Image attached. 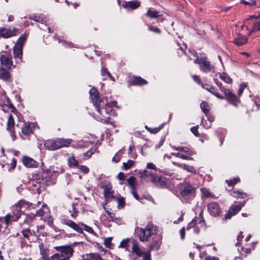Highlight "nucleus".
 Here are the masks:
<instances>
[{
	"label": "nucleus",
	"instance_id": "f257e3e1",
	"mask_svg": "<svg viewBox=\"0 0 260 260\" xmlns=\"http://www.w3.org/2000/svg\"><path fill=\"white\" fill-rule=\"evenodd\" d=\"M72 141L70 139H56L48 140L44 144L45 147L50 150H55L63 147H68Z\"/></svg>",
	"mask_w": 260,
	"mask_h": 260
},
{
	"label": "nucleus",
	"instance_id": "f03ea898",
	"mask_svg": "<svg viewBox=\"0 0 260 260\" xmlns=\"http://www.w3.org/2000/svg\"><path fill=\"white\" fill-rule=\"evenodd\" d=\"M154 226L151 224H148L145 229L137 227L135 228V233L141 242L148 241L149 238L154 234L153 232Z\"/></svg>",
	"mask_w": 260,
	"mask_h": 260
},
{
	"label": "nucleus",
	"instance_id": "7ed1b4c3",
	"mask_svg": "<svg viewBox=\"0 0 260 260\" xmlns=\"http://www.w3.org/2000/svg\"><path fill=\"white\" fill-rule=\"evenodd\" d=\"M89 94L92 103L96 108L97 111L101 114L103 115V106H109V104H105L103 100L100 98L99 92L96 88L92 87L89 91Z\"/></svg>",
	"mask_w": 260,
	"mask_h": 260
},
{
	"label": "nucleus",
	"instance_id": "20e7f679",
	"mask_svg": "<svg viewBox=\"0 0 260 260\" xmlns=\"http://www.w3.org/2000/svg\"><path fill=\"white\" fill-rule=\"evenodd\" d=\"M62 223L63 224H65L70 227L71 228L73 229L74 230H75V231L80 234L83 233L82 230H84L89 233H93V230L91 228L82 223L77 224L73 221L67 219H62Z\"/></svg>",
	"mask_w": 260,
	"mask_h": 260
},
{
	"label": "nucleus",
	"instance_id": "39448f33",
	"mask_svg": "<svg viewBox=\"0 0 260 260\" xmlns=\"http://www.w3.org/2000/svg\"><path fill=\"white\" fill-rule=\"evenodd\" d=\"M54 249L58 252L60 258H67L68 259H70L74 251L70 245L55 246Z\"/></svg>",
	"mask_w": 260,
	"mask_h": 260
},
{
	"label": "nucleus",
	"instance_id": "423d86ee",
	"mask_svg": "<svg viewBox=\"0 0 260 260\" xmlns=\"http://www.w3.org/2000/svg\"><path fill=\"white\" fill-rule=\"evenodd\" d=\"M249 97L251 98V101L247 103V112L250 111H256L258 109V106H260V99L258 96H254L253 94H251V91L249 90Z\"/></svg>",
	"mask_w": 260,
	"mask_h": 260
},
{
	"label": "nucleus",
	"instance_id": "0eeeda50",
	"mask_svg": "<svg viewBox=\"0 0 260 260\" xmlns=\"http://www.w3.org/2000/svg\"><path fill=\"white\" fill-rule=\"evenodd\" d=\"M221 91L223 92L226 100L232 105L237 106L240 103V101L238 97L232 93L229 89H222Z\"/></svg>",
	"mask_w": 260,
	"mask_h": 260
},
{
	"label": "nucleus",
	"instance_id": "6e6552de",
	"mask_svg": "<svg viewBox=\"0 0 260 260\" xmlns=\"http://www.w3.org/2000/svg\"><path fill=\"white\" fill-rule=\"evenodd\" d=\"M18 29L13 28V29L6 28L5 27L0 28V37L4 38H9L16 35V32Z\"/></svg>",
	"mask_w": 260,
	"mask_h": 260
},
{
	"label": "nucleus",
	"instance_id": "1a4fd4ad",
	"mask_svg": "<svg viewBox=\"0 0 260 260\" xmlns=\"http://www.w3.org/2000/svg\"><path fill=\"white\" fill-rule=\"evenodd\" d=\"M1 64L7 69H10L13 66L12 58L10 55L2 54L0 57Z\"/></svg>",
	"mask_w": 260,
	"mask_h": 260
},
{
	"label": "nucleus",
	"instance_id": "9d476101",
	"mask_svg": "<svg viewBox=\"0 0 260 260\" xmlns=\"http://www.w3.org/2000/svg\"><path fill=\"white\" fill-rule=\"evenodd\" d=\"M208 210L210 214L213 216H218L221 212V209L216 202H212L208 205Z\"/></svg>",
	"mask_w": 260,
	"mask_h": 260
},
{
	"label": "nucleus",
	"instance_id": "9b49d317",
	"mask_svg": "<svg viewBox=\"0 0 260 260\" xmlns=\"http://www.w3.org/2000/svg\"><path fill=\"white\" fill-rule=\"evenodd\" d=\"M151 178V181L156 185L164 187L167 186V179L163 177H157L154 174H150Z\"/></svg>",
	"mask_w": 260,
	"mask_h": 260
},
{
	"label": "nucleus",
	"instance_id": "f8f14e48",
	"mask_svg": "<svg viewBox=\"0 0 260 260\" xmlns=\"http://www.w3.org/2000/svg\"><path fill=\"white\" fill-rule=\"evenodd\" d=\"M101 187L104 189L103 193L106 199L114 198V190L111 183H108L102 185Z\"/></svg>",
	"mask_w": 260,
	"mask_h": 260
},
{
	"label": "nucleus",
	"instance_id": "ddd939ff",
	"mask_svg": "<svg viewBox=\"0 0 260 260\" xmlns=\"http://www.w3.org/2000/svg\"><path fill=\"white\" fill-rule=\"evenodd\" d=\"M194 192V188L191 185L188 183H185L182 186L180 193L182 197H186L188 195L193 194Z\"/></svg>",
	"mask_w": 260,
	"mask_h": 260
},
{
	"label": "nucleus",
	"instance_id": "4468645a",
	"mask_svg": "<svg viewBox=\"0 0 260 260\" xmlns=\"http://www.w3.org/2000/svg\"><path fill=\"white\" fill-rule=\"evenodd\" d=\"M242 208V206L239 205H232L228 210V212L225 215L226 219H230L232 216L237 213Z\"/></svg>",
	"mask_w": 260,
	"mask_h": 260
},
{
	"label": "nucleus",
	"instance_id": "2eb2a0df",
	"mask_svg": "<svg viewBox=\"0 0 260 260\" xmlns=\"http://www.w3.org/2000/svg\"><path fill=\"white\" fill-rule=\"evenodd\" d=\"M201 61L200 64V69L204 72H209L211 71L212 66L210 62L207 60L206 57H201Z\"/></svg>",
	"mask_w": 260,
	"mask_h": 260
},
{
	"label": "nucleus",
	"instance_id": "dca6fc26",
	"mask_svg": "<svg viewBox=\"0 0 260 260\" xmlns=\"http://www.w3.org/2000/svg\"><path fill=\"white\" fill-rule=\"evenodd\" d=\"M131 83L134 85L141 86L147 84L148 82L146 80L142 78L140 76H134L132 79Z\"/></svg>",
	"mask_w": 260,
	"mask_h": 260
},
{
	"label": "nucleus",
	"instance_id": "f3484780",
	"mask_svg": "<svg viewBox=\"0 0 260 260\" xmlns=\"http://www.w3.org/2000/svg\"><path fill=\"white\" fill-rule=\"evenodd\" d=\"M132 250L133 252L135 253L139 256H141L144 253L143 251L138 246V243L136 240L132 241Z\"/></svg>",
	"mask_w": 260,
	"mask_h": 260
},
{
	"label": "nucleus",
	"instance_id": "a211bd4d",
	"mask_svg": "<svg viewBox=\"0 0 260 260\" xmlns=\"http://www.w3.org/2000/svg\"><path fill=\"white\" fill-rule=\"evenodd\" d=\"M0 79L4 81H10L11 79V75L6 69L0 68Z\"/></svg>",
	"mask_w": 260,
	"mask_h": 260
},
{
	"label": "nucleus",
	"instance_id": "6ab92c4d",
	"mask_svg": "<svg viewBox=\"0 0 260 260\" xmlns=\"http://www.w3.org/2000/svg\"><path fill=\"white\" fill-rule=\"evenodd\" d=\"M31 123H25L21 128V131L22 134L25 135H29L32 133V129L31 128Z\"/></svg>",
	"mask_w": 260,
	"mask_h": 260
},
{
	"label": "nucleus",
	"instance_id": "aec40b11",
	"mask_svg": "<svg viewBox=\"0 0 260 260\" xmlns=\"http://www.w3.org/2000/svg\"><path fill=\"white\" fill-rule=\"evenodd\" d=\"M22 162L24 165L27 167H32L35 166L36 162L32 158L27 156H24L23 157Z\"/></svg>",
	"mask_w": 260,
	"mask_h": 260
},
{
	"label": "nucleus",
	"instance_id": "412c9836",
	"mask_svg": "<svg viewBox=\"0 0 260 260\" xmlns=\"http://www.w3.org/2000/svg\"><path fill=\"white\" fill-rule=\"evenodd\" d=\"M14 120L13 116L10 114L7 121V129L10 132H13L14 129Z\"/></svg>",
	"mask_w": 260,
	"mask_h": 260
},
{
	"label": "nucleus",
	"instance_id": "4be33fe9",
	"mask_svg": "<svg viewBox=\"0 0 260 260\" xmlns=\"http://www.w3.org/2000/svg\"><path fill=\"white\" fill-rule=\"evenodd\" d=\"M161 244V237L158 236L154 239L152 244L150 245L151 249H158Z\"/></svg>",
	"mask_w": 260,
	"mask_h": 260
},
{
	"label": "nucleus",
	"instance_id": "5701e85b",
	"mask_svg": "<svg viewBox=\"0 0 260 260\" xmlns=\"http://www.w3.org/2000/svg\"><path fill=\"white\" fill-rule=\"evenodd\" d=\"M13 54L15 58H18L21 59L22 57V49L15 46L13 48Z\"/></svg>",
	"mask_w": 260,
	"mask_h": 260
},
{
	"label": "nucleus",
	"instance_id": "b1692460",
	"mask_svg": "<svg viewBox=\"0 0 260 260\" xmlns=\"http://www.w3.org/2000/svg\"><path fill=\"white\" fill-rule=\"evenodd\" d=\"M126 181L133 190H136V186L137 185L136 179L134 176H131Z\"/></svg>",
	"mask_w": 260,
	"mask_h": 260
},
{
	"label": "nucleus",
	"instance_id": "393cba45",
	"mask_svg": "<svg viewBox=\"0 0 260 260\" xmlns=\"http://www.w3.org/2000/svg\"><path fill=\"white\" fill-rule=\"evenodd\" d=\"M68 163L70 167H77L79 166V162L75 159L74 155L68 158Z\"/></svg>",
	"mask_w": 260,
	"mask_h": 260
},
{
	"label": "nucleus",
	"instance_id": "a878e982",
	"mask_svg": "<svg viewBox=\"0 0 260 260\" xmlns=\"http://www.w3.org/2000/svg\"><path fill=\"white\" fill-rule=\"evenodd\" d=\"M172 148L175 150L184 152L187 153L188 155H191L192 154V152L190 149L186 147H176L172 146Z\"/></svg>",
	"mask_w": 260,
	"mask_h": 260
},
{
	"label": "nucleus",
	"instance_id": "bb28decb",
	"mask_svg": "<svg viewBox=\"0 0 260 260\" xmlns=\"http://www.w3.org/2000/svg\"><path fill=\"white\" fill-rule=\"evenodd\" d=\"M26 39V36L25 34L22 35L20 37L19 39L18 40L16 44H15V46L18 47L21 49L23 46L24 43Z\"/></svg>",
	"mask_w": 260,
	"mask_h": 260
},
{
	"label": "nucleus",
	"instance_id": "cd10ccee",
	"mask_svg": "<svg viewBox=\"0 0 260 260\" xmlns=\"http://www.w3.org/2000/svg\"><path fill=\"white\" fill-rule=\"evenodd\" d=\"M126 6L129 7V8L135 9L139 7L140 5V2L138 1H134L132 2H127L126 4Z\"/></svg>",
	"mask_w": 260,
	"mask_h": 260
},
{
	"label": "nucleus",
	"instance_id": "c85d7f7f",
	"mask_svg": "<svg viewBox=\"0 0 260 260\" xmlns=\"http://www.w3.org/2000/svg\"><path fill=\"white\" fill-rule=\"evenodd\" d=\"M158 13L159 12L156 10L152 11L151 9H149L146 13V15L150 18H155L160 16Z\"/></svg>",
	"mask_w": 260,
	"mask_h": 260
},
{
	"label": "nucleus",
	"instance_id": "c756f323",
	"mask_svg": "<svg viewBox=\"0 0 260 260\" xmlns=\"http://www.w3.org/2000/svg\"><path fill=\"white\" fill-rule=\"evenodd\" d=\"M220 78L226 83H231L232 82V79L231 77L225 73L221 74L219 76Z\"/></svg>",
	"mask_w": 260,
	"mask_h": 260
},
{
	"label": "nucleus",
	"instance_id": "7c9ffc66",
	"mask_svg": "<svg viewBox=\"0 0 260 260\" xmlns=\"http://www.w3.org/2000/svg\"><path fill=\"white\" fill-rule=\"evenodd\" d=\"M202 111L207 114L210 111V106L206 102H202L200 105Z\"/></svg>",
	"mask_w": 260,
	"mask_h": 260
},
{
	"label": "nucleus",
	"instance_id": "2f4dec72",
	"mask_svg": "<svg viewBox=\"0 0 260 260\" xmlns=\"http://www.w3.org/2000/svg\"><path fill=\"white\" fill-rule=\"evenodd\" d=\"M207 90L210 92L212 94L216 96L217 98L221 99H224V98L220 95V94L217 91V90L213 87H211L209 88H206Z\"/></svg>",
	"mask_w": 260,
	"mask_h": 260
},
{
	"label": "nucleus",
	"instance_id": "473e14b6",
	"mask_svg": "<svg viewBox=\"0 0 260 260\" xmlns=\"http://www.w3.org/2000/svg\"><path fill=\"white\" fill-rule=\"evenodd\" d=\"M87 257L88 260H101L102 257L97 253H90L87 254Z\"/></svg>",
	"mask_w": 260,
	"mask_h": 260
},
{
	"label": "nucleus",
	"instance_id": "72a5a7b5",
	"mask_svg": "<svg viewBox=\"0 0 260 260\" xmlns=\"http://www.w3.org/2000/svg\"><path fill=\"white\" fill-rule=\"evenodd\" d=\"M48 250L47 249H45L43 248H40V254L42 260H45L48 257Z\"/></svg>",
	"mask_w": 260,
	"mask_h": 260
},
{
	"label": "nucleus",
	"instance_id": "f704fd0d",
	"mask_svg": "<svg viewBox=\"0 0 260 260\" xmlns=\"http://www.w3.org/2000/svg\"><path fill=\"white\" fill-rule=\"evenodd\" d=\"M240 181L238 178H234L230 180H226V182L229 186H233Z\"/></svg>",
	"mask_w": 260,
	"mask_h": 260
},
{
	"label": "nucleus",
	"instance_id": "c9c22d12",
	"mask_svg": "<svg viewBox=\"0 0 260 260\" xmlns=\"http://www.w3.org/2000/svg\"><path fill=\"white\" fill-rule=\"evenodd\" d=\"M134 165V161L132 160H128L126 162L123 163V167L124 169L127 170L131 168Z\"/></svg>",
	"mask_w": 260,
	"mask_h": 260
},
{
	"label": "nucleus",
	"instance_id": "e433bc0d",
	"mask_svg": "<svg viewBox=\"0 0 260 260\" xmlns=\"http://www.w3.org/2000/svg\"><path fill=\"white\" fill-rule=\"evenodd\" d=\"M35 216H36L34 214H28L26 215L25 218V222H26V223L28 224H30L32 222L34 218H35Z\"/></svg>",
	"mask_w": 260,
	"mask_h": 260
},
{
	"label": "nucleus",
	"instance_id": "4c0bfd02",
	"mask_svg": "<svg viewBox=\"0 0 260 260\" xmlns=\"http://www.w3.org/2000/svg\"><path fill=\"white\" fill-rule=\"evenodd\" d=\"M183 168L184 170H186L187 172L193 173L194 174L196 173V171L193 167L189 166L187 165H184L183 166Z\"/></svg>",
	"mask_w": 260,
	"mask_h": 260
},
{
	"label": "nucleus",
	"instance_id": "58836bf2",
	"mask_svg": "<svg viewBox=\"0 0 260 260\" xmlns=\"http://www.w3.org/2000/svg\"><path fill=\"white\" fill-rule=\"evenodd\" d=\"M101 74L104 76L105 75H107L111 79L114 81V78L112 77L111 74L107 71V70L104 68H102L101 70Z\"/></svg>",
	"mask_w": 260,
	"mask_h": 260
},
{
	"label": "nucleus",
	"instance_id": "ea45409f",
	"mask_svg": "<svg viewBox=\"0 0 260 260\" xmlns=\"http://www.w3.org/2000/svg\"><path fill=\"white\" fill-rule=\"evenodd\" d=\"M172 154L174 155V156H176V157L182 158L183 159L188 160V159H192L191 157H190L189 156H187V155H183V154H182L181 153H172Z\"/></svg>",
	"mask_w": 260,
	"mask_h": 260
},
{
	"label": "nucleus",
	"instance_id": "a19ab883",
	"mask_svg": "<svg viewBox=\"0 0 260 260\" xmlns=\"http://www.w3.org/2000/svg\"><path fill=\"white\" fill-rule=\"evenodd\" d=\"M112 238H107L104 240V244L108 248H111L112 244Z\"/></svg>",
	"mask_w": 260,
	"mask_h": 260
},
{
	"label": "nucleus",
	"instance_id": "79ce46f5",
	"mask_svg": "<svg viewBox=\"0 0 260 260\" xmlns=\"http://www.w3.org/2000/svg\"><path fill=\"white\" fill-rule=\"evenodd\" d=\"M5 108L8 110H10L11 112L14 113L16 111V108L14 107L11 103H8L5 105Z\"/></svg>",
	"mask_w": 260,
	"mask_h": 260
},
{
	"label": "nucleus",
	"instance_id": "37998d69",
	"mask_svg": "<svg viewBox=\"0 0 260 260\" xmlns=\"http://www.w3.org/2000/svg\"><path fill=\"white\" fill-rule=\"evenodd\" d=\"M59 253H56L50 257L48 256V257L45 260H59Z\"/></svg>",
	"mask_w": 260,
	"mask_h": 260
},
{
	"label": "nucleus",
	"instance_id": "c03bdc74",
	"mask_svg": "<svg viewBox=\"0 0 260 260\" xmlns=\"http://www.w3.org/2000/svg\"><path fill=\"white\" fill-rule=\"evenodd\" d=\"M146 128L149 132H150L151 133H152V134H156L157 132H158L159 131V130L160 129V127H155L153 128H151L148 127L147 126H146Z\"/></svg>",
	"mask_w": 260,
	"mask_h": 260
},
{
	"label": "nucleus",
	"instance_id": "a18cd8bd",
	"mask_svg": "<svg viewBox=\"0 0 260 260\" xmlns=\"http://www.w3.org/2000/svg\"><path fill=\"white\" fill-rule=\"evenodd\" d=\"M201 191L204 197L208 198L211 196V193L206 188L201 189Z\"/></svg>",
	"mask_w": 260,
	"mask_h": 260
},
{
	"label": "nucleus",
	"instance_id": "49530a36",
	"mask_svg": "<svg viewBox=\"0 0 260 260\" xmlns=\"http://www.w3.org/2000/svg\"><path fill=\"white\" fill-rule=\"evenodd\" d=\"M12 218H14V215H12L10 214H7L5 217V222L7 225H8L9 222H10L11 219Z\"/></svg>",
	"mask_w": 260,
	"mask_h": 260
},
{
	"label": "nucleus",
	"instance_id": "de8ad7c7",
	"mask_svg": "<svg viewBox=\"0 0 260 260\" xmlns=\"http://www.w3.org/2000/svg\"><path fill=\"white\" fill-rule=\"evenodd\" d=\"M117 201L119 206H121V207H123L125 202L124 199L123 197L118 198L117 199Z\"/></svg>",
	"mask_w": 260,
	"mask_h": 260
},
{
	"label": "nucleus",
	"instance_id": "09e8293b",
	"mask_svg": "<svg viewBox=\"0 0 260 260\" xmlns=\"http://www.w3.org/2000/svg\"><path fill=\"white\" fill-rule=\"evenodd\" d=\"M142 255L143 256V260H151V254H150V252H144Z\"/></svg>",
	"mask_w": 260,
	"mask_h": 260
},
{
	"label": "nucleus",
	"instance_id": "8fccbe9b",
	"mask_svg": "<svg viewBox=\"0 0 260 260\" xmlns=\"http://www.w3.org/2000/svg\"><path fill=\"white\" fill-rule=\"evenodd\" d=\"M128 239H124L120 243V245H119V247H121V248H124V247H126L127 245V244H128Z\"/></svg>",
	"mask_w": 260,
	"mask_h": 260
},
{
	"label": "nucleus",
	"instance_id": "3c124183",
	"mask_svg": "<svg viewBox=\"0 0 260 260\" xmlns=\"http://www.w3.org/2000/svg\"><path fill=\"white\" fill-rule=\"evenodd\" d=\"M191 132L197 137L199 136V133L198 132V126H194L191 128Z\"/></svg>",
	"mask_w": 260,
	"mask_h": 260
},
{
	"label": "nucleus",
	"instance_id": "603ef678",
	"mask_svg": "<svg viewBox=\"0 0 260 260\" xmlns=\"http://www.w3.org/2000/svg\"><path fill=\"white\" fill-rule=\"evenodd\" d=\"M149 30L153 31L156 34H160L161 32V30L160 29L157 27H154L153 26L149 27Z\"/></svg>",
	"mask_w": 260,
	"mask_h": 260
},
{
	"label": "nucleus",
	"instance_id": "864d4df0",
	"mask_svg": "<svg viewBox=\"0 0 260 260\" xmlns=\"http://www.w3.org/2000/svg\"><path fill=\"white\" fill-rule=\"evenodd\" d=\"M234 42L237 46H241L243 44V39L241 38L239 39H235Z\"/></svg>",
	"mask_w": 260,
	"mask_h": 260
},
{
	"label": "nucleus",
	"instance_id": "5fc2aeb1",
	"mask_svg": "<svg viewBox=\"0 0 260 260\" xmlns=\"http://www.w3.org/2000/svg\"><path fill=\"white\" fill-rule=\"evenodd\" d=\"M30 233L29 229H26L25 230H23L22 231V233L23 234V236L26 238L28 239L29 238V234Z\"/></svg>",
	"mask_w": 260,
	"mask_h": 260
},
{
	"label": "nucleus",
	"instance_id": "6e6d98bb",
	"mask_svg": "<svg viewBox=\"0 0 260 260\" xmlns=\"http://www.w3.org/2000/svg\"><path fill=\"white\" fill-rule=\"evenodd\" d=\"M80 170L84 174H87L89 172V169L85 166H81Z\"/></svg>",
	"mask_w": 260,
	"mask_h": 260
},
{
	"label": "nucleus",
	"instance_id": "4d7b16f0",
	"mask_svg": "<svg viewBox=\"0 0 260 260\" xmlns=\"http://www.w3.org/2000/svg\"><path fill=\"white\" fill-rule=\"evenodd\" d=\"M242 194L243 193L239 191H234L232 193V196L235 198L239 197L240 196H242Z\"/></svg>",
	"mask_w": 260,
	"mask_h": 260
},
{
	"label": "nucleus",
	"instance_id": "13d9d810",
	"mask_svg": "<svg viewBox=\"0 0 260 260\" xmlns=\"http://www.w3.org/2000/svg\"><path fill=\"white\" fill-rule=\"evenodd\" d=\"M242 238H243L242 232H240V235L238 236V238H237L238 242L237 243L236 245H239L240 244V243L242 241Z\"/></svg>",
	"mask_w": 260,
	"mask_h": 260
},
{
	"label": "nucleus",
	"instance_id": "bf43d9fd",
	"mask_svg": "<svg viewBox=\"0 0 260 260\" xmlns=\"http://www.w3.org/2000/svg\"><path fill=\"white\" fill-rule=\"evenodd\" d=\"M117 178L120 180H123L125 179V175L123 173L120 172L117 175Z\"/></svg>",
	"mask_w": 260,
	"mask_h": 260
},
{
	"label": "nucleus",
	"instance_id": "052dcab7",
	"mask_svg": "<svg viewBox=\"0 0 260 260\" xmlns=\"http://www.w3.org/2000/svg\"><path fill=\"white\" fill-rule=\"evenodd\" d=\"M180 233L181 235V239H184L185 235V228L184 227L180 230Z\"/></svg>",
	"mask_w": 260,
	"mask_h": 260
},
{
	"label": "nucleus",
	"instance_id": "680f3d73",
	"mask_svg": "<svg viewBox=\"0 0 260 260\" xmlns=\"http://www.w3.org/2000/svg\"><path fill=\"white\" fill-rule=\"evenodd\" d=\"M95 150H93L92 149H91L90 150L84 153L85 156H87L88 158L90 157L91 155L94 153Z\"/></svg>",
	"mask_w": 260,
	"mask_h": 260
},
{
	"label": "nucleus",
	"instance_id": "e2e57ef3",
	"mask_svg": "<svg viewBox=\"0 0 260 260\" xmlns=\"http://www.w3.org/2000/svg\"><path fill=\"white\" fill-rule=\"evenodd\" d=\"M253 27L255 30L260 31V21L254 23Z\"/></svg>",
	"mask_w": 260,
	"mask_h": 260
},
{
	"label": "nucleus",
	"instance_id": "0e129e2a",
	"mask_svg": "<svg viewBox=\"0 0 260 260\" xmlns=\"http://www.w3.org/2000/svg\"><path fill=\"white\" fill-rule=\"evenodd\" d=\"M147 168L149 169L156 170V168L155 166L152 163H148L147 164Z\"/></svg>",
	"mask_w": 260,
	"mask_h": 260
},
{
	"label": "nucleus",
	"instance_id": "69168bd1",
	"mask_svg": "<svg viewBox=\"0 0 260 260\" xmlns=\"http://www.w3.org/2000/svg\"><path fill=\"white\" fill-rule=\"evenodd\" d=\"M256 4V1H251L250 2H246L245 1V5H248L249 6H252Z\"/></svg>",
	"mask_w": 260,
	"mask_h": 260
},
{
	"label": "nucleus",
	"instance_id": "338daca9",
	"mask_svg": "<svg viewBox=\"0 0 260 260\" xmlns=\"http://www.w3.org/2000/svg\"><path fill=\"white\" fill-rule=\"evenodd\" d=\"M243 90H244V86L242 85V84H241L240 88H239L238 92V94L239 96H241L242 95Z\"/></svg>",
	"mask_w": 260,
	"mask_h": 260
},
{
	"label": "nucleus",
	"instance_id": "774afa93",
	"mask_svg": "<svg viewBox=\"0 0 260 260\" xmlns=\"http://www.w3.org/2000/svg\"><path fill=\"white\" fill-rule=\"evenodd\" d=\"M193 78L194 80L197 82L198 83H200L201 82V80L199 76L198 75H193Z\"/></svg>",
	"mask_w": 260,
	"mask_h": 260
}]
</instances>
